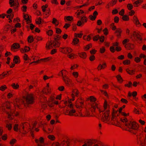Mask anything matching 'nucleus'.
Returning <instances> with one entry per match:
<instances>
[{
  "instance_id": "1",
  "label": "nucleus",
  "mask_w": 146,
  "mask_h": 146,
  "mask_svg": "<svg viewBox=\"0 0 146 146\" xmlns=\"http://www.w3.org/2000/svg\"><path fill=\"white\" fill-rule=\"evenodd\" d=\"M110 106L106 100L104 101L103 108H100L99 112L102 113L103 115L102 116V120L103 122L108 124H111L117 125L119 122V117L118 116L117 111L113 110L112 113L111 118H110Z\"/></svg>"
},
{
  "instance_id": "2",
  "label": "nucleus",
  "mask_w": 146,
  "mask_h": 146,
  "mask_svg": "<svg viewBox=\"0 0 146 146\" xmlns=\"http://www.w3.org/2000/svg\"><path fill=\"white\" fill-rule=\"evenodd\" d=\"M33 97L31 94H27L26 97H24L22 100L19 98H17L14 102L15 106L19 107V105L23 104L25 106L28 105L32 104L33 102Z\"/></svg>"
},
{
  "instance_id": "3",
  "label": "nucleus",
  "mask_w": 146,
  "mask_h": 146,
  "mask_svg": "<svg viewBox=\"0 0 146 146\" xmlns=\"http://www.w3.org/2000/svg\"><path fill=\"white\" fill-rule=\"evenodd\" d=\"M36 125L37 123L35 122L33 124V127L31 129L30 127V125L28 123H25L23 124L22 125L23 126L22 128H21L20 126L19 127L18 124H15L14 126L13 129L15 131H19L20 133L25 134L29 131H32L33 129L35 128Z\"/></svg>"
},
{
  "instance_id": "4",
  "label": "nucleus",
  "mask_w": 146,
  "mask_h": 146,
  "mask_svg": "<svg viewBox=\"0 0 146 146\" xmlns=\"http://www.w3.org/2000/svg\"><path fill=\"white\" fill-rule=\"evenodd\" d=\"M72 102L68 101L65 100L64 101V104L67 106L70 109L69 111L67 110L64 113L65 115L70 116H76V110L73 108L74 105L72 103Z\"/></svg>"
},
{
  "instance_id": "5",
  "label": "nucleus",
  "mask_w": 146,
  "mask_h": 146,
  "mask_svg": "<svg viewBox=\"0 0 146 146\" xmlns=\"http://www.w3.org/2000/svg\"><path fill=\"white\" fill-rule=\"evenodd\" d=\"M125 125L127 128L135 130H137L139 127L138 124L134 121H131L129 122L126 123Z\"/></svg>"
},
{
  "instance_id": "6",
  "label": "nucleus",
  "mask_w": 146,
  "mask_h": 146,
  "mask_svg": "<svg viewBox=\"0 0 146 146\" xmlns=\"http://www.w3.org/2000/svg\"><path fill=\"white\" fill-rule=\"evenodd\" d=\"M59 50L61 52L66 54L70 52H72L73 50L70 47L62 46L60 48Z\"/></svg>"
},
{
  "instance_id": "7",
  "label": "nucleus",
  "mask_w": 146,
  "mask_h": 146,
  "mask_svg": "<svg viewBox=\"0 0 146 146\" xmlns=\"http://www.w3.org/2000/svg\"><path fill=\"white\" fill-rule=\"evenodd\" d=\"M62 80L64 81L66 85L69 87H72L74 85V83L71 79L68 76H65L63 77Z\"/></svg>"
},
{
  "instance_id": "8",
  "label": "nucleus",
  "mask_w": 146,
  "mask_h": 146,
  "mask_svg": "<svg viewBox=\"0 0 146 146\" xmlns=\"http://www.w3.org/2000/svg\"><path fill=\"white\" fill-rule=\"evenodd\" d=\"M79 92L76 89H72V92L71 96L72 98L71 99H68L67 100L68 101L72 102L74 100V98L76 96H77L79 94Z\"/></svg>"
},
{
  "instance_id": "9",
  "label": "nucleus",
  "mask_w": 146,
  "mask_h": 146,
  "mask_svg": "<svg viewBox=\"0 0 146 146\" xmlns=\"http://www.w3.org/2000/svg\"><path fill=\"white\" fill-rule=\"evenodd\" d=\"M52 91V88L50 87L49 83L46 84V86L42 90L43 93L46 94L50 93Z\"/></svg>"
},
{
  "instance_id": "10",
  "label": "nucleus",
  "mask_w": 146,
  "mask_h": 146,
  "mask_svg": "<svg viewBox=\"0 0 146 146\" xmlns=\"http://www.w3.org/2000/svg\"><path fill=\"white\" fill-rule=\"evenodd\" d=\"M91 108L90 109V110L92 112H94L95 110L97 108L98 110L100 108V105L98 102H95L92 103L91 104Z\"/></svg>"
},
{
  "instance_id": "11",
  "label": "nucleus",
  "mask_w": 146,
  "mask_h": 146,
  "mask_svg": "<svg viewBox=\"0 0 146 146\" xmlns=\"http://www.w3.org/2000/svg\"><path fill=\"white\" fill-rule=\"evenodd\" d=\"M44 141V139L42 137L35 139V142L37 143V146H45Z\"/></svg>"
},
{
  "instance_id": "12",
  "label": "nucleus",
  "mask_w": 146,
  "mask_h": 146,
  "mask_svg": "<svg viewBox=\"0 0 146 146\" xmlns=\"http://www.w3.org/2000/svg\"><path fill=\"white\" fill-rule=\"evenodd\" d=\"M141 34L138 31H134L133 33L132 36L131 37V38L133 36L134 38H136L137 39L141 40H142L141 38Z\"/></svg>"
},
{
  "instance_id": "13",
  "label": "nucleus",
  "mask_w": 146,
  "mask_h": 146,
  "mask_svg": "<svg viewBox=\"0 0 146 146\" xmlns=\"http://www.w3.org/2000/svg\"><path fill=\"white\" fill-rule=\"evenodd\" d=\"M54 100L55 97L54 96H51L49 98L47 101V104L49 107L52 108L54 106Z\"/></svg>"
},
{
  "instance_id": "14",
  "label": "nucleus",
  "mask_w": 146,
  "mask_h": 146,
  "mask_svg": "<svg viewBox=\"0 0 146 146\" xmlns=\"http://www.w3.org/2000/svg\"><path fill=\"white\" fill-rule=\"evenodd\" d=\"M84 103V101L82 99H78L76 101L75 106L77 108H80L82 107Z\"/></svg>"
},
{
  "instance_id": "15",
  "label": "nucleus",
  "mask_w": 146,
  "mask_h": 146,
  "mask_svg": "<svg viewBox=\"0 0 146 146\" xmlns=\"http://www.w3.org/2000/svg\"><path fill=\"white\" fill-rule=\"evenodd\" d=\"M6 113L8 115V118L10 119H13V117L14 114H15V115L16 116H17L19 114L18 112H16L15 113V112L13 110H11L10 113L8 112H7Z\"/></svg>"
},
{
  "instance_id": "16",
  "label": "nucleus",
  "mask_w": 146,
  "mask_h": 146,
  "mask_svg": "<svg viewBox=\"0 0 146 146\" xmlns=\"http://www.w3.org/2000/svg\"><path fill=\"white\" fill-rule=\"evenodd\" d=\"M133 21L137 27H139L141 26V24L140 23L138 18L137 16L134 15L133 17Z\"/></svg>"
},
{
  "instance_id": "17",
  "label": "nucleus",
  "mask_w": 146,
  "mask_h": 146,
  "mask_svg": "<svg viewBox=\"0 0 146 146\" xmlns=\"http://www.w3.org/2000/svg\"><path fill=\"white\" fill-rule=\"evenodd\" d=\"M20 44L17 43H14L11 46V49L12 51L15 52V50L19 49L20 47Z\"/></svg>"
},
{
  "instance_id": "18",
  "label": "nucleus",
  "mask_w": 146,
  "mask_h": 146,
  "mask_svg": "<svg viewBox=\"0 0 146 146\" xmlns=\"http://www.w3.org/2000/svg\"><path fill=\"white\" fill-rule=\"evenodd\" d=\"M107 67V64L106 62H103L102 64H100L97 67L98 70L104 69Z\"/></svg>"
},
{
  "instance_id": "19",
  "label": "nucleus",
  "mask_w": 146,
  "mask_h": 146,
  "mask_svg": "<svg viewBox=\"0 0 146 146\" xmlns=\"http://www.w3.org/2000/svg\"><path fill=\"white\" fill-rule=\"evenodd\" d=\"M46 101L47 99L46 97L43 96L42 98H40V102L42 103V107L44 108H45V107L46 106V105H45Z\"/></svg>"
},
{
  "instance_id": "20",
  "label": "nucleus",
  "mask_w": 146,
  "mask_h": 146,
  "mask_svg": "<svg viewBox=\"0 0 146 146\" xmlns=\"http://www.w3.org/2000/svg\"><path fill=\"white\" fill-rule=\"evenodd\" d=\"M98 15V12L96 11H95L94 12L93 15H90L89 16V18L91 20L94 21L95 20Z\"/></svg>"
},
{
  "instance_id": "21",
  "label": "nucleus",
  "mask_w": 146,
  "mask_h": 146,
  "mask_svg": "<svg viewBox=\"0 0 146 146\" xmlns=\"http://www.w3.org/2000/svg\"><path fill=\"white\" fill-rule=\"evenodd\" d=\"M78 54L79 57L82 59H86L87 57V54L85 52H79Z\"/></svg>"
},
{
  "instance_id": "22",
  "label": "nucleus",
  "mask_w": 146,
  "mask_h": 146,
  "mask_svg": "<svg viewBox=\"0 0 146 146\" xmlns=\"http://www.w3.org/2000/svg\"><path fill=\"white\" fill-rule=\"evenodd\" d=\"M68 72L67 71L65 70H63L60 71L58 73V75L59 76H60V73L61 74V76L62 77V79L63 77L65 76H67L66 75L67 73Z\"/></svg>"
},
{
  "instance_id": "23",
  "label": "nucleus",
  "mask_w": 146,
  "mask_h": 146,
  "mask_svg": "<svg viewBox=\"0 0 146 146\" xmlns=\"http://www.w3.org/2000/svg\"><path fill=\"white\" fill-rule=\"evenodd\" d=\"M30 50V48L27 46H25L24 48H21L20 50V52L22 53L27 52Z\"/></svg>"
},
{
  "instance_id": "24",
  "label": "nucleus",
  "mask_w": 146,
  "mask_h": 146,
  "mask_svg": "<svg viewBox=\"0 0 146 146\" xmlns=\"http://www.w3.org/2000/svg\"><path fill=\"white\" fill-rule=\"evenodd\" d=\"M94 140H89L85 142L82 146H91L94 143Z\"/></svg>"
},
{
  "instance_id": "25",
  "label": "nucleus",
  "mask_w": 146,
  "mask_h": 146,
  "mask_svg": "<svg viewBox=\"0 0 146 146\" xmlns=\"http://www.w3.org/2000/svg\"><path fill=\"white\" fill-rule=\"evenodd\" d=\"M143 2V0H137L133 3V5L135 7H138Z\"/></svg>"
},
{
  "instance_id": "26",
  "label": "nucleus",
  "mask_w": 146,
  "mask_h": 146,
  "mask_svg": "<svg viewBox=\"0 0 146 146\" xmlns=\"http://www.w3.org/2000/svg\"><path fill=\"white\" fill-rule=\"evenodd\" d=\"M11 86L14 90H18L19 88V85L18 83H13L11 84Z\"/></svg>"
},
{
  "instance_id": "27",
  "label": "nucleus",
  "mask_w": 146,
  "mask_h": 146,
  "mask_svg": "<svg viewBox=\"0 0 146 146\" xmlns=\"http://www.w3.org/2000/svg\"><path fill=\"white\" fill-rule=\"evenodd\" d=\"M79 42V40L78 38L74 37L73 39L72 44L73 45H76L78 44Z\"/></svg>"
},
{
  "instance_id": "28",
  "label": "nucleus",
  "mask_w": 146,
  "mask_h": 146,
  "mask_svg": "<svg viewBox=\"0 0 146 146\" xmlns=\"http://www.w3.org/2000/svg\"><path fill=\"white\" fill-rule=\"evenodd\" d=\"M125 47L127 50H131L133 48V45L130 43H128L127 44L125 45Z\"/></svg>"
},
{
  "instance_id": "29",
  "label": "nucleus",
  "mask_w": 146,
  "mask_h": 146,
  "mask_svg": "<svg viewBox=\"0 0 146 146\" xmlns=\"http://www.w3.org/2000/svg\"><path fill=\"white\" fill-rule=\"evenodd\" d=\"M13 61L15 64H19L20 62V58L18 56H15L14 57Z\"/></svg>"
},
{
  "instance_id": "30",
  "label": "nucleus",
  "mask_w": 146,
  "mask_h": 146,
  "mask_svg": "<svg viewBox=\"0 0 146 146\" xmlns=\"http://www.w3.org/2000/svg\"><path fill=\"white\" fill-rule=\"evenodd\" d=\"M126 72L130 75H133L135 74V70H130L129 68H127L126 69Z\"/></svg>"
},
{
  "instance_id": "31",
  "label": "nucleus",
  "mask_w": 146,
  "mask_h": 146,
  "mask_svg": "<svg viewBox=\"0 0 146 146\" xmlns=\"http://www.w3.org/2000/svg\"><path fill=\"white\" fill-rule=\"evenodd\" d=\"M24 15V18L26 20L27 23H30L31 21L30 20L29 16L27 14H25L24 13H23Z\"/></svg>"
},
{
  "instance_id": "32",
  "label": "nucleus",
  "mask_w": 146,
  "mask_h": 146,
  "mask_svg": "<svg viewBox=\"0 0 146 146\" xmlns=\"http://www.w3.org/2000/svg\"><path fill=\"white\" fill-rule=\"evenodd\" d=\"M72 52H70L69 53H68L67 56L70 59H74L76 55L74 53H72Z\"/></svg>"
},
{
  "instance_id": "33",
  "label": "nucleus",
  "mask_w": 146,
  "mask_h": 146,
  "mask_svg": "<svg viewBox=\"0 0 146 146\" xmlns=\"http://www.w3.org/2000/svg\"><path fill=\"white\" fill-rule=\"evenodd\" d=\"M118 82L119 83H121L123 82V80L121 76L119 74H118L116 76Z\"/></svg>"
},
{
  "instance_id": "34",
  "label": "nucleus",
  "mask_w": 146,
  "mask_h": 146,
  "mask_svg": "<svg viewBox=\"0 0 146 146\" xmlns=\"http://www.w3.org/2000/svg\"><path fill=\"white\" fill-rule=\"evenodd\" d=\"M72 76L75 78L76 80L78 78L79 76L78 72L75 71L72 73Z\"/></svg>"
},
{
  "instance_id": "35",
  "label": "nucleus",
  "mask_w": 146,
  "mask_h": 146,
  "mask_svg": "<svg viewBox=\"0 0 146 146\" xmlns=\"http://www.w3.org/2000/svg\"><path fill=\"white\" fill-rule=\"evenodd\" d=\"M6 106V108L7 109L10 108V104L9 102H6L4 105H3L2 106V110L3 112H5V110L4 109V107Z\"/></svg>"
},
{
  "instance_id": "36",
  "label": "nucleus",
  "mask_w": 146,
  "mask_h": 146,
  "mask_svg": "<svg viewBox=\"0 0 146 146\" xmlns=\"http://www.w3.org/2000/svg\"><path fill=\"white\" fill-rule=\"evenodd\" d=\"M52 42H49L46 44V48L47 49H49L53 47Z\"/></svg>"
},
{
  "instance_id": "37",
  "label": "nucleus",
  "mask_w": 146,
  "mask_h": 146,
  "mask_svg": "<svg viewBox=\"0 0 146 146\" xmlns=\"http://www.w3.org/2000/svg\"><path fill=\"white\" fill-rule=\"evenodd\" d=\"M81 21L84 24L87 21L88 18L85 16H82L81 17Z\"/></svg>"
},
{
  "instance_id": "38",
  "label": "nucleus",
  "mask_w": 146,
  "mask_h": 146,
  "mask_svg": "<svg viewBox=\"0 0 146 146\" xmlns=\"http://www.w3.org/2000/svg\"><path fill=\"white\" fill-rule=\"evenodd\" d=\"M9 72H3L2 74L0 75V79H2L5 77L7 75Z\"/></svg>"
},
{
  "instance_id": "39",
  "label": "nucleus",
  "mask_w": 146,
  "mask_h": 146,
  "mask_svg": "<svg viewBox=\"0 0 146 146\" xmlns=\"http://www.w3.org/2000/svg\"><path fill=\"white\" fill-rule=\"evenodd\" d=\"M73 18L72 16H65L64 17V19L65 21H71L73 20Z\"/></svg>"
},
{
  "instance_id": "40",
  "label": "nucleus",
  "mask_w": 146,
  "mask_h": 146,
  "mask_svg": "<svg viewBox=\"0 0 146 146\" xmlns=\"http://www.w3.org/2000/svg\"><path fill=\"white\" fill-rule=\"evenodd\" d=\"M122 31L121 29L118 28L116 29L115 32L117 34V36L119 37L120 36Z\"/></svg>"
},
{
  "instance_id": "41",
  "label": "nucleus",
  "mask_w": 146,
  "mask_h": 146,
  "mask_svg": "<svg viewBox=\"0 0 146 146\" xmlns=\"http://www.w3.org/2000/svg\"><path fill=\"white\" fill-rule=\"evenodd\" d=\"M51 59V58L50 57H48L44 58H41L40 59V62H46L50 60Z\"/></svg>"
},
{
  "instance_id": "42",
  "label": "nucleus",
  "mask_w": 146,
  "mask_h": 146,
  "mask_svg": "<svg viewBox=\"0 0 146 146\" xmlns=\"http://www.w3.org/2000/svg\"><path fill=\"white\" fill-rule=\"evenodd\" d=\"M52 23L54 24L55 26H57L59 24V22L55 18H53L52 21Z\"/></svg>"
},
{
  "instance_id": "43",
  "label": "nucleus",
  "mask_w": 146,
  "mask_h": 146,
  "mask_svg": "<svg viewBox=\"0 0 146 146\" xmlns=\"http://www.w3.org/2000/svg\"><path fill=\"white\" fill-rule=\"evenodd\" d=\"M46 34L48 36H51L53 34V31L52 30H47L46 31Z\"/></svg>"
},
{
  "instance_id": "44",
  "label": "nucleus",
  "mask_w": 146,
  "mask_h": 146,
  "mask_svg": "<svg viewBox=\"0 0 146 146\" xmlns=\"http://www.w3.org/2000/svg\"><path fill=\"white\" fill-rule=\"evenodd\" d=\"M83 38L84 40L88 41H89L91 39L90 35H89L88 36L84 35L83 36Z\"/></svg>"
},
{
  "instance_id": "45",
  "label": "nucleus",
  "mask_w": 146,
  "mask_h": 146,
  "mask_svg": "<svg viewBox=\"0 0 146 146\" xmlns=\"http://www.w3.org/2000/svg\"><path fill=\"white\" fill-rule=\"evenodd\" d=\"M48 138L52 141H54L55 140L56 138L53 135H49L47 136Z\"/></svg>"
},
{
  "instance_id": "46",
  "label": "nucleus",
  "mask_w": 146,
  "mask_h": 146,
  "mask_svg": "<svg viewBox=\"0 0 146 146\" xmlns=\"http://www.w3.org/2000/svg\"><path fill=\"white\" fill-rule=\"evenodd\" d=\"M122 19L124 21H128L129 20V18L128 16L125 15L123 16Z\"/></svg>"
},
{
  "instance_id": "47",
  "label": "nucleus",
  "mask_w": 146,
  "mask_h": 146,
  "mask_svg": "<svg viewBox=\"0 0 146 146\" xmlns=\"http://www.w3.org/2000/svg\"><path fill=\"white\" fill-rule=\"evenodd\" d=\"M129 39L128 38L125 39L122 42V44L125 46V45L127 44L129 42Z\"/></svg>"
},
{
  "instance_id": "48",
  "label": "nucleus",
  "mask_w": 146,
  "mask_h": 146,
  "mask_svg": "<svg viewBox=\"0 0 146 146\" xmlns=\"http://www.w3.org/2000/svg\"><path fill=\"white\" fill-rule=\"evenodd\" d=\"M7 89V87L5 85H2L0 87V90L2 92H4Z\"/></svg>"
},
{
  "instance_id": "49",
  "label": "nucleus",
  "mask_w": 146,
  "mask_h": 146,
  "mask_svg": "<svg viewBox=\"0 0 146 146\" xmlns=\"http://www.w3.org/2000/svg\"><path fill=\"white\" fill-rule=\"evenodd\" d=\"M60 43L58 42H52L53 46L54 47H58L60 45Z\"/></svg>"
},
{
  "instance_id": "50",
  "label": "nucleus",
  "mask_w": 146,
  "mask_h": 146,
  "mask_svg": "<svg viewBox=\"0 0 146 146\" xmlns=\"http://www.w3.org/2000/svg\"><path fill=\"white\" fill-rule=\"evenodd\" d=\"M79 66L77 64H74L71 65L70 69L71 70H73L74 69L77 68Z\"/></svg>"
},
{
  "instance_id": "51",
  "label": "nucleus",
  "mask_w": 146,
  "mask_h": 146,
  "mask_svg": "<svg viewBox=\"0 0 146 146\" xmlns=\"http://www.w3.org/2000/svg\"><path fill=\"white\" fill-rule=\"evenodd\" d=\"M83 35L82 33H75L74 35V37L76 38H81L82 37Z\"/></svg>"
},
{
  "instance_id": "52",
  "label": "nucleus",
  "mask_w": 146,
  "mask_h": 146,
  "mask_svg": "<svg viewBox=\"0 0 146 146\" xmlns=\"http://www.w3.org/2000/svg\"><path fill=\"white\" fill-rule=\"evenodd\" d=\"M100 52L101 54H103L106 51L105 48L104 46H102L101 47L100 49Z\"/></svg>"
},
{
  "instance_id": "53",
  "label": "nucleus",
  "mask_w": 146,
  "mask_h": 146,
  "mask_svg": "<svg viewBox=\"0 0 146 146\" xmlns=\"http://www.w3.org/2000/svg\"><path fill=\"white\" fill-rule=\"evenodd\" d=\"M6 127L7 128L9 131L11 130L12 129V124L11 123H7L6 125Z\"/></svg>"
},
{
  "instance_id": "54",
  "label": "nucleus",
  "mask_w": 146,
  "mask_h": 146,
  "mask_svg": "<svg viewBox=\"0 0 146 146\" xmlns=\"http://www.w3.org/2000/svg\"><path fill=\"white\" fill-rule=\"evenodd\" d=\"M130 61L129 60H126L123 61V64L124 65H128L130 64Z\"/></svg>"
},
{
  "instance_id": "55",
  "label": "nucleus",
  "mask_w": 146,
  "mask_h": 146,
  "mask_svg": "<svg viewBox=\"0 0 146 146\" xmlns=\"http://www.w3.org/2000/svg\"><path fill=\"white\" fill-rule=\"evenodd\" d=\"M88 99L92 102H95L96 101V98L93 96H90Z\"/></svg>"
},
{
  "instance_id": "56",
  "label": "nucleus",
  "mask_w": 146,
  "mask_h": 146,
  "mask_svg": "<svg viewBox=\"0 0 146 146\" xmlns=\"http://www.w3.org/2000/svg\"><path fill=\"white\" fill-rule=\"evenodd\" d=\"M92 46V44L91 43L89 44L88 45H86L84 47V50L85 51L89 49Z\"/></svg>"
},
{
  "instance_id": "57",
  "label": "nucleus",
  "mask_w": 146,
  "mask_h": 146,
  "mask_svg": "<svg viewBox=\"0 0 146 146\" xmlns=\"http://www.w3.org/2000/svg\"><path fill=\"white\" fill-rule=\"evenodd\" d=\"M84 13L83 11L82 10H78L76 13V14L78 16Z\"/></svg>"
},
{
  "instance_id": "58",
  "label": "nucleus",
  "mask_w": 146,
  "mask_h": 146,
  "mask_svg": "<svg viewBox=\"0 0 146 146\" xmlns=\"http://www.w3.org/2000/svg\"><path fill=\"white\" fill-rule=\"evenodd\" d=\"M23 58L24 60L25 61L27 60H31V59L29 58L28 55L26 54H24L23 56Z\"/></svg>"
},
{
  "instance_id": "59",
  "label": "nucleus",
  "mask_w": 146,
  "mask_h": 146,
  "mask_svg": "<svg viewBox=\"0 0 146 146\" xmlns=\"http://www.w3.org/2000/svg\"><path fill=\"white\" fill-rule=\"evenodd\" d=\"M127 7L128 10H131L133 9V6L132 4L129 3L127 5Z\"/></svg>"
},
{
  "instance_id": "60",
  "label": "nucleus",
  "mask_w": 146,
  "mask_h": 146,
  "mask_svg": "<svg viewBox=\"0 0 146 146\" xmlns=\"http://www.w3.org/2000/svg\"><path fill=\"white\" fill-rule=\"evenodd\" d=\"M141 146H146V135L145 136L143 141L141 142Z\"/></svg>"
},
{
  "instance_id": "61",
  "label": "nucleus",
  "mask_w": 146,
  "mask_h": 146,
  "mask_svg": "<svg viewBox=\"0 0 146 146\" xmlns=\"http://www.w3.org/2000/svg\"><path fill=\"white\" fill-rule=\"evenodd\" d=\"M36 22L37 24L39 25L41 23V19L39 17L36 20Z\"/></svg>"
},
{
  "instance_id": "62",
  "label": "nucleus",
  "mask_w": 146,
  "mask_h": 146,
  "mask_svg": "<svg viewBox=\"0 0 146 146\" xmlns=\"http://www.w3.org/2000/svg\"><path fill=\"white\" fill-rule=\"evenodd\" d=\"M84 25V24L81 20L78 21L77 23V25L79 27L82 26Z\"/></svg>"
},
{
  "instance_id": "63",
  "label": "nucleus",
  "mask_w": 146,
  "mask_h": 146,
  "mask_svg": "<svg viewBox=\"0 0 146 146\" xmlns=\"http://www.w3.org/2000/svg\"><path fill=\"white\" fill-rule=\"evenodd\" d=\"M65 88L63 86H59L58 88V90L61 92H62L64 90Z\"/></svg>"
},
{
  "instance_id": "64",
  "label": "nucleus",
  "mask_w": 146,
  "mask_h": 146,
  "mask_svg": "<svg viewBox=\"0 0 146 146\" xmlns=\"http://www.w3.org/2000/svg\"><path fill=\"white\" fill-rule=\"evenodd\" d=\"M68 142L63 141L61 143L60 146H68Z\"/></svg>"
}]
</instances>
